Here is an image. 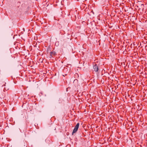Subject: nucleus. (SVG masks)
I'll return each instance as SVG.
<instances>
[{
  "mask_svg": "<svg viewBox=\"0 0 147 147\" xmlns=\"http://www.w3.org/2000/svg\"><path fill=\"white\" fill-rule=\"evenodd\" d=\"M53 55H52V54H51V53H50V55H49L50 58H53Z\"/></svg>",
  "mask_w": 147,
  "mask_h": 147,
  "instance_id": "obj_4",
  "label": "nucleus"
},
{
  "mask_svg": "<svg viewBox=\"0 0 147 147\" xmlns=\"http://www.w3.org/2000/svg\"><path fill=\"white\" fill-rule=\"evenodd\" d=\"M79 125H80V124H79V123H78L75 126L74 129V130H73V132H72L73 135V134L74 133H75L77 131H78V128L79 127Z\"/></svg>",
  "mask_w": 147,
  "mask_h": 147,
  "instance_id": "obj_1",
  "label": "nucleus"
},
{
  "mask_svg": "<svg viewBox=\"0 0 147 147\" xmlns=\"http://www.w3.org/2000/svg\"><path fill=\"white\" fill-rule=\"evenodd\" d=\"M78 80L77 79H75L74 80V82L77 81Z\"/></svg>",
  "mask_w": 147,
  "mask_h": 147,
  "instance_id": "obj_6",
  "label": "nucleus"
},
{
  "mask_svg": "<svg viewBox=\"0 0 147 147\" xmlns=\"http://www.w3.org/2000/svg\"><path fill=\"white\" fill-rule=\"evenodd\" d=\"M51 54L53 55V56H55L57 55V54L56 52L54 51H52L51 52Z\"/></svg>",
  "mask_w": 147,
  "mask_h": 147,
  "instance_id": "obj_3",
  "label": "nucleus"
},
{
  "mask_svg": "<svg viewBox=\"0 0 147 147\" xmlns=\"http://www.w3.org/2000/svg\"><path fill=\"white\" fill-rule=\"evenodd\" d=\"M93 71H95V72H98V67L97 64L95 63L93 64Z\"/></svg>",
  "mask_w": 147,
  "mask_h": 147,
  "instance_id": "obj_2",
  "label": "nucleus"
},
{
  "mask_svg": "<svg viewBox=\"0 0 147 147\" xmlns=\"http://www.w3.org/2000/svg\"><path fill=\"white\" fill-rule=\"evenodd\" d=\"M24 147H27L26 145L24 143Z\"/></svg>",
  "mask_w": 147,
  "mask_h": 147,
  "instance_id": "obj_5",
  "label": "nucleus"
}]
</instances>
